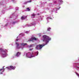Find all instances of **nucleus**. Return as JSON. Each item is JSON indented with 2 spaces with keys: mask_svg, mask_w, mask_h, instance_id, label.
<instances>
[{
  "mask_svg": "<svg viewBox=\"0 0 79 79\" xmlns=\"http://www.w3.org/2000/svg\"><path fill=\"white\" fill-rule=\"evenodd\" d=\"M26 56L27 57L29 58H31L32 57H35L34 56H31V54L30 53V52H27L26 53Z\"/></svg>",
  "mask_w": 79,
  "mask_h": 79,
  "instance_id": "obj_5",
  "label": "nucleus"
},
{
  "mask_svg": "<svg viewBox=\"0 0 79 79\" xmlns=\"http://www.w3.org/2000/svg\"><path fill=\"white\" fill-rule=\"evenodd\" d=\"M47 30L48 31H50L51 30V28H50V27H49L47 29Z\"/></svg>",
  "mask_w": 79,
  "mask_h": 79,
  "instance_id": "obj_11",
  "label": "nucleus"
},
{
  "mask_svg": "<svg viewBox=\"0 0 79 79\" xmlns=\"http://www.w3.org/2000/svg\"><path fill=\"white\" fill-rule=\"evenodd\" d=\"M16 41H18V39H16Z\"/></svg>",
  "mask_w": 79,
  "mask_h": 79,
  "instance_id": "obj_20",
  "label": "nucleus"
},
{
  "mask_svg": "<svg viewBox=\"0 0 79 79\" xmlns=\"http://www.w3.org/2000/svg\"><path fill=\"white\" fill-rule=\"evenodd\" d=\"M7 25H8L7 24H6V25H5V26H6Z\"/></svg>",
  "mask_w": 79,
  "mask_h": 79,
  "instance_id": "obj_21",
  "label": "nucleus"
},
{
  "mask_svg": "<svg viewBox=\"0 0 79 79\" xmlns=\"http://www.w3.org/2000/svg\"><path fill=\"white\" fill-rule=\"evenodd\" d=\"M38 54H39V52H38L37 53V55H36V56H37V55H38Z\"/></svg>",
  "mask_w": 79,
  "mask_h": 79,
  "instance_id": "obj_18",
  "label": "nucleus"
},
{
  "mask_svg": "<svg viewBox=\"0 0 79 79\" xmlns=\"http://www.w3.org/2000/svg\"><path fill=\"white\" fill-rule=\"evenodd\" d=\"M21 55V52H18L17 53H16V54L15 55V56H19V55Z\"/></svg>",
  "mask_w": 79,
  "mask_h": 79,
  "instance_id": "obj_8",
  "label": "nucleus"
},
{
  "mask_svg": "<svg viewBox=\"0 0 79 79\" xmlns=\"http://www.w3.org/2000/svg\"><path fill=\"white\" fill-rule=\"evenodd\" d=\"M16 68V67L15 66H14L13 67V66L12 68V69L13 70H14V69Z\"/></svg>",
  "mask_w": 79,
  "mask_h": 79,
  "instance_id": "obj_12",
  "label": "nucleus"
},
{
  "mask_svg": "<svg viewBox=\"0 0 79 79\" xmlns=\"http://www.w3.org/2000/svg\"><path fill=\"white\" fill-rule=\"evenodd\" d=\"M13 68V66H10V67H7L6 68L8 69V70H12Z\"/></svg>",
  "mask_w": 79,
  "mask_h": 79,
  "instance_id": "obj_6",
  "label": "nucleus"
},
{
  "mask_svg": "<svg viewBox=\"0 0 79 79\" xmlns=\"http://www.w3.org/2000/svg\"><path fill=\"white\" fill-rule=\"evenodd\" d=\"M31 16H33V17H35V14H32Z\"/></svg>",
  "mask_w": 79,
  "mask_h": 79,
  "instance_id": "obj_14",
  "label": "nucleus"
},
{
  "mask_svg": "<svg viewBox=\"0 0 79 79\" xmlns=\"http://www.w3.org/2000/svg\"><path fill=\"white\" fill-rule=\"evenodd\" d=\"M26 9L27 10V11H30V9L29 8H26Z\"/></svg>",
  "mask_w": 79,
  "mask_h": 79,
  "instance_id": "obj_13",
  "label": "nucleus"
},
{
  "mask_svg": "<svg viewBox=\"0 0 79 79\" xmlns=\"http://www.w3.org/2000/svg\"><path fill=\"white\" fill-rule=\"evenodd\" d=\"M29 50H30V51H32V49H29Z\"/></svg>",
  "mask_w": 79,
  "mask_h": 79,
  "instance_id": "obj_16",
  "label": "nucleus"
},
{
  "mask_svg": "<svg viewBox=\"0 0 79 79\" xmlns=\"http://www.w3.org/2000/svg\"><path fill=\"white\" fill-rule=\"evenodd\" d=\"M27 18V16H24V15H23L21 17V19H22V20H23V19H25Z\"/></svg>",
  "mask_w": 79,
  "mask_h": 79,
  "instance_id": "obj_7",
  "label": "nucleus"
},
{
  "mask_svg": "<svg viewBox=\"0 0 79 79\" xmlns=\"http://www.w3.org/2000/svg\"><path fill=\"white\" fill-rule=\"evenodd\" d=\"M3 69V72H4V70H5V69H4V67H3L2 69H0V71H2Z\"/></svg>",
  "mask_w": 79,
  "mask_h": 79,
  "instance_id": "obj_10",
  "label": "nucleus"
},
{
  "mask_svg": "<svg viewBox=\"0 0 79 79\" xmlns=\"http://www.w3.org/2000/svg\"><path fill=\"white\" fill-rule=\"evenodd\" d=\"M31 39L32 40H29V41H32V40H37V39L35 37L31 38Z\"/></svg>",
  "mask_w": 79,
  "mask_h": 79,
  "instance_id": "obj_9",
  "label": "nucleus"
},
{
  "mask_svg": "<svg viewBox=\"0 0 79 79\" xmlns=\"http://www.w3.org/2000/svg\"><path fill=\"white\" fill-rule=\"evenodd\" d=\"M76 74H77V76H78L79 75V74H78V73H76Z\"/></svg>",
  "mask_w": 79,
  "mask_h": 79,
  "instance_id": "obj_17",
  "label": "nucleus"
},
{
  "mask_svg": "<svg viewBox=\"0 0 79 79\" xmlns=\"http://www.w3.org/2000/svg\"><path fill=\"white\" fill-rule=\"evenodd\" d=\"M28 2H31V1H28Z\"/></svg>",
  "mask_w": 79,
  "mask_h": 79,
  "instance_id": "obj_19",
  "label": "nucleus"
},
{
  "mask_svg": "<svg viewBox=\"0 0 79 79\" xmlns=\"http://www.w3.org/2000/svg\"><path fill=\"white\" fill-rule=\"evenodd\" d=\"M43 41L45 42L46 43H48L49 40H51V38L46 35H44L43 36Z\"/></svg>",
  "mask_w": 79,
  "mask_h": 79,
  "instance_id": "obj_1",
  "label": "nucleus"
},
{
  "mask_svg": "<svg viewBox=\"0 0 79 79\" xmlns=\"http://www.w3.org/2000/svg\"><path fill=\"white\" fill-rule=\"evenodd\" d=\"M32 45H33L31 44L29 46V47H32Z\"/></svg>",
  "mask_w": 79,
  "mask_h": 79,
  "instance_id": "obj_15",
  "label": "nucleus"
},
{
  "mask_svg": "<svg viewBox=\"0 0 79 79\" xmlns=\"http://www.w3.org/2000/svg\"><path fill=\"white\" fill-rule=\"evenodd\" d=\"M0 50L2 52V56H3V57H6V52L1 48H0Z\"/></svg>",
  "mask_w": 79,
  "mask_h": 79,
  "instance_id": "obj_4",
  "label": "nucleus"
},
{
  "mask_svg": "<svg viewBox=\"0 0 79 79\" xmlns=\"http://www.w3.org/2000/svg\"><path fill=\"white\" fill-rule=\"evenodd\" d=\"M44 46H45V44H39L38 45H36V47L35 48V49L36 50H41L42 49V48L43 47H44Z\"/></svg>",
  "mask_w": 79,
  "mask_h": 79,
  "instance_id": "obj_3",
  "label": "nucleus"
},
{
  "mask_svg": "<svg viewBox=\"0 0 79 79\" xmlns=\"http://www.w3.org/2000/svg\"><path fill=\"white\" fill-rule=\"evenodd\" d=\"M39 15V14H38V15Z\"/></svg>",
  "mask_w": 79,
  "mask_h": 79,
  "instance_id": "obj_22",
  "label": "nucleus"
},
{
  "mask_svg": "<svg viewBox=\"0 0 79 79\" xmlns=\"http://www.w3.org/2000/svg\"><path fill=\"white\" fill-rule=\"evenodd\" d=\"M15 44L17 45L16 46V48H17L18 49L20 48H21V47H24L25 45H27V44L26 43H20V47L19 46V44L18 43L16 42L15 43Z\"/></svg>",
  "mask_w": 79,
  "mask_h": 79,
  "instance_id": "obj_2",
  "label": "nucleus"
}]
</instances>
